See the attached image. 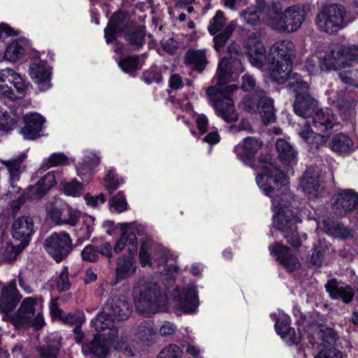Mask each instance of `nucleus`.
<instances>
[{"instance_id": "nucleus-1", "label": "nucleus", "mask_w": 358, "mask_h": 358, "mask_svg": "<svg viewBox=\"0 0 358 358\" xmlns=\"http://www.w3.org/2000/svg\"><path fill=\"white\" fill-rule=\"evenodd\" d=\"M259 163L262 172L257 175L256 181L264 194L272 198L273 206L277 211L274 227L282 231L289 244L299 248L301 243L296 226L297 201L292 193L287 192L285 175L274 164L272 157L262 155Z\"/></svg>"}, {"instance_id": "nucleus-2", "label": "nucleus", "mask_w": 358, "mask_h": 358, "mask_svg": "<svg viewBox=\"0 0 358 358\" xmlns=\"http://www.w3.org/2000/svg\"><path fill=\"white\" fill-rule=\"evenodd\" d=\"M131 313V303L124 296L116 295L107 300L102 308V311L92 320V325L96 331L109 329L113 338L118 337V330L115 327V320H126Z\"/></svg>"}, {"instance_id": "nucleus-3", "label": "nucleus", "mask_w": 358, "mask_h": 358, "mask_svg": "<svg viewBox=\"0 0 358 358\" xmlns=\"http://www.w3.org/2000/svg\"><path fill=\"white\" fill-rule=\"evenodd\" d=\"M134 292L137 312L146 317L159 312L161 306V294L157 283L140 280Z\"/></svg>"}, {"instance_id": "nucleus-4", "label": "nucleus", "mask_w": 358, "mask_h": 358, "mask_svg": "<svg viewBox=\"0 0 358 358\" xmlns=\"http://www.w3.org/2000/svg\"><path fill=\"white\" fill-rule=\"evenodd\" d=\"M346 9L340 3H331L323 6L315 17L317 29L329 34L338 33L347 25Z\"/></svg>"}, {"instance_id": "nucleus-5", "label": "nucleus", "mask_w": 358, "mask_h": 358, "mask_svg": "<svg viewBox=\"0 0 358 358\" xmlns=\"http://www.w3.org/2000/svg\"><path fill=\"white\" fill-rule=\"evenodd\" d=\"M36 305L35 298H25L17 311L9 317L8 321L17 329L29 327H33L36 329H41L44 324V320L41 311L36 315Z\"/></svg>"}, {"instance_id": "nucleus-6", "label": "nucleus", "mask_w": 358, "mask_h": 358, "mask_svg": "<svg viewBox=\"0 0 358 358\" xmlns=\"http://www.w3.org/2000/svg\"><path fill=\"white\" fill-rule=\"evenodd\" d=\"M273 10L277 16L271 19L270 25L273 29L280 32L296 31L305 19L303 10L296 6H290L281 13L280 9L274 5Z\"/></svg>"}, {"instance_id": "nucleus-7", "label": "nucleus", "mask_w": 358, "mask_h": 358, "mask_svg": "<svg viewBox=\"0 0 358 358\" xmlns=\"http://www.w3.org/2000/svg\"><path fill=\"white\" fill-rule=\"evenodd\" d=\"M271 78L278 84L287 82V87L291 90H304L306 82H304L300 74L292 73V63L269 62L268 66Z\"/></svg>"}, {"instance_id": "nucleus-8", "label": "nucleus", "mask_w": 358, "mask_h": 358, "mask_svg": "<svg viewBox=\"0 0 358 358\" xmlns=\"http://www.w3.org/2000/svg\"><path fill=\"white\" fill-rule=\"evenodd\" d=\"M43 247L52 258L59 263L73 250V240L65 231L54 232L44 240Z\"/></svg>"}, {"instance_id": "nucleus-9", "label": "nucleus", "mask_w": 358, "mask_h": 358, "mask_svg": "<svg viewBox=\"0 0 358 358\" xmlns=\"http://www.w3.org/2000/svg\"><path fill=\"white\" fill-rule=\"evenodd\" d=\"M206 94L217 115L229 122H234L238 119V114L230 96H219L217 89L214 87H208Z\"/></svg>"}, {"instance_id": "nucleus-10", "label": "nucleus", "mask_w": 358, "mask_h": 358, "mask_svg": "<svg viewBox=\"0 0 358 358\" xmlns=\"http://www.w3.org/2000/svg\"><path fill=\"white\" fill-rule=\"evenodd\" d=\"M358 60V47L342 45L338 50H332L325 58L327 70L338 69L352 65Z\"/></svg>"}, {"instance_id": "nucleus-11", "label": "nucleus", "mask_w": 358, "mask_h": 358, "mask_svg": "<svg viewBox=\"0 0 358 358\" xmlns=\"http://www.w3.org/2000/svg\"><path fill=\"white\" fill-rule=\"evenodd\" d=\"M240 50V46L236 43H231L228 47L227 52L229 58L227 57L222 58L218 65L217 76L219 85H225L233 80L232 66L236 62H240L242 57Z\"/></svg>"}, {"instance_id": "nucleus-12", "label": "nucleus", "mask_w": 358, "mask_h": 358, "mask_svg": "<svg viewBox=\"0 0 358 358\" xmlns=\"http://www.w3.org/2000/svg\"><path fill=\"white\" fill-rule=\"evenodd\" d=\"M244 46L251 64L257 69L262 68L266 58V50L260 38V34L255 32L249 35L244 42Z\"/></svg>"}, {"instance_id": "nucleus-13", "label": "nucleus", "mask_w": 358, "mask_h": 358, "mask_svg": "<svg viewBox=\"0 0 358 358\" xmlns=\"http://www.w3.org/2000/svg\"><path fill=\"white\" fill-rule=\"evenodd\" d=\"M117 338H113L110 330L103 338L99 334H95L92 340L83 345V352L85 354L92 355L95 358H105L108 354L113 342Z\"/></svg>"}, {"instance_id": "nucleus-14", "label": "nucleus", "mask_w": 358, "mask_h": 358, "mask_svg": "<svg viewBox=\"0 0 358 358\" xmlns=\"http://www.w3.org/2000/svg\"><path fill=\"white\" fill-rule=\"evenodd\" d=\"M309 86L306 83V88L303 90H292L296 93L294 103V113L305 119L310 117L317 108V101L308 93Z\"/></svg>"}, {"instance_id": "nucleus-15", "label": "nucleus", "mask_w": 358, "mask_h": 358, "mask_svg": "<svg viewBox=\"0 0 358 358\" xmlns=\"http://www.w3.org/2000/svg\"><path fill=\"white\" fill-rule=\"evenodd\" d=\"M296 49L294 43L289 40L276 41L270 48L269 62L292 63L295 58Z\"/></svg>"}, {"instance_id": "nucleus-16", "label": "nucleus", "mask_w": 358, "mask_h": 358, "mask_svg": "<svg viewBox=\"0 0 358 358\" xmlns=\"http://www.w3.org/2000/svg\"><path fill=\"white\" fill-rule=\"evenodd\" d=\"M334 213L342 215L358 208V194L351 189H344L334 195Z\"/></svg>"}, {"instance_id": "nucleus-17", "label": "nucleus", "mask_w": 358, "mask_h": 358, "mask_svg": "<svg viewBox=\"0 0 358 358\" xmlns=\"http://www.w3.org/2000/svg\"><path fill=\"white\" fill-rule=\"evenodd\" d=\"M34 232V221L29 216H21L15 220L12 224L13 237L21 241L24 248L27 245Z\"/></svg>"}, {"instance_id": "nucleus-18", "label": "nucleus", "mask_w": 358, "mask_h": 358, "mask_svg": "<svg viewBox=\"0 0 358 358\" xmlns=\"http://www.w3.org/2000/svg\"><path fill=\"white\" fill-rule=\"evenodd\" d=\"M269 250L275 257L276 260L287 269L288 272H292L300 268L301 264L298 259L292 254L290 250L278 243L269 247Z\"/></svg>"}, {"instance_id": "nucleus-19", "label": "nucleus", "mask_w": 358, "mask_h": 358, "mask_svg": "<svg viewBox=\"0 0 358 358\" xmlns=\"http://www.w3.org/2000/svg\"><path fill=\"white\" fill-rule=\"evenodd\" d=\"M177 306L185 313L194 312L199 306V301L196 287L188 285L175 298Z\"/></svg>"}, {"instance_id": "nucleus-20", "label": "nucleus", "mask_w": 358, "mask_h": 358, "mask_svg": "<svg viewBox=\"0 0 358 358\" xmlns=\"http://www.w3.org/2000/svg\"><path fill=\"white\" fill-rule=\"evenodd\" d=\"M44 122V117L38 113L27 114L24 116V126L21 129V134L26 139H36L41 136Z\"/></svg>"}, {"instance_id": "nucleus-21", "label": "nucleus", "mask_w": 358, "mask_h": 358, "mask_svg": "<svg viewBox=\"0 0 358 358\" xmlns=\"http://www.w3.org/2000/svg\"><path fill=\"white\" fill-rule=\"evenodd\" d=\"M56 184L53 172H48L34 185L29 186L26 192V196L31 200H38Z\"/></svg>"}, {"instance_id": "nucleus-22", "label": "nucleus", "mask_w": 358, "mask_h": 358, "mask_svg": "<svg viewBox=\"0 0 358 358\" xmlns=\"http://www.w3.org/2000/svg\"><path fill=\"white\" fill-rule=\"evenodd\" d=\"M325 289L332 299H341L345 304L350 303L355 296L353 289L350 285H342L335 278L328 280Z\"/></svg>"}, {"instance_id": "nucleus-23", "label": "nucleus", "mask_w": 358, "mask_h": 358, "mask_svg": "<svg viewBox=\"0 0 358 358\" xmlns=\"http://www.w3.org/2000/svg\"><path fill=\"white\" fill-rule=\"evenodd\" d=\"M29 75L41 90L50 88L51 83L50 68L43 64L33 63L29 65Z\"/></svg>"}, {"instance_id": "nucleus-24", "label": "nucleus", "mask_w": 358, "mask_h": 358, "mask_svg": "<svg viewBox=\"0 0 358 358\" xmlns=\"http://www.w3.org/2000/svg\"><path fill=\"white\" fill-rule=\"evenodd\" d=\"M262 143L253 137H247L243 144L235 147V152L238 158L245 164L250 165L255 153L260 149Z\"/></svg>"}, {"instance_id": "nucleus-25", "label": "nucleus", "mask_w": 358, "mask_h": 358, "mask_svg": "<svg viewBox=\"0 0 358 358\" xmlns=\"http://www.w3.org/2000/svg\"><path fill=\"white\" fill-rule=\"evenodd\" d=\"M322 225L324 231L334 238L347 240L354 237V230L345 227L341 222L326 219L323 220Z\"/></svg>"}, {"instance_id": "nucleus-26", "label": "nucleus", "mask_w": 358, "mask_h": 358, "mask_svg": "<svg viewBox=\"0 0 358 358\" xmlns=\"http://www.w3.org/2000/svg\"><path fill=\"white\" fill-rule=\"evenodd\" d=\"M20 299L15 284L3 287L0 295V311L5 313L12 311Z\"/></svg>"}, {"instance_id": "nucleus-27", "label": "nucleus", "mask_w": 358, "mask_h": 358, "mask_svg": "<svg viewBox=\"0 0 358 358\" xmlns=\"http://www.w3.org/2000/svg\"><path fill=\"white\" fill-rule=\"evenodd\" d=\"M128 227V223L120 224V229L122 232L120 238L116 242L114 247V250L117 253L121 252L125 248V246L127 247L130 255L135 253L137 250L136 236L134 233H129L127 231Z\"/></svg>"}, {"instance_id": "nucleus-28", "label": "nucleus", "mask_w": 358, "mask_h": 358, "mask_svg": "<svg viewBox=\"0 0 358 358\" xmlns=\"http://www.w3.org/2000/svg\"><path fill=\"white\" fill-rule=\"evenodd\" d=\"M300 185L307 194L316 197L320 187L318 173L312 169H308L301 179Z\"/></svg>"}, {"instance_id": "nucleus-29", "label": "nucleus", "mask_w": 358, "mask_h": 358, "mask_svg": "<svg viewBox=\"0 0 358 358\" xmlns=\"http://www.w3.org/2000/svg\"><path fill=\"white\" fill-rule=\"evenodd\" d=\"M61 346L59 338L48 336L44 343L36 347V350L40 358H58Z\"/></svg>"}, {"instance_id": "nucleus-30", "label": "nucleus", "mask_w": 358, "mask_h": 358, "mask_svg": "<svg viewBox=\"0 0 358 358\" xmlns=\"http://www.w3.org/2000/svg\"><path fill=\"white\" fill-rule=\"evenodd\" d=\"M313 127L320 131H324L331 129L335 124V118L331 110L328 108L316 111L310 116Z\"/></svg>"}, {"instance_id": "nucleus-31", "label": "nucleus", "mask_w": 358, "mask_h": 358, "mask_svg": "<svg viewBox=\"0 0 358 358\" xmlns=\"http://www.w3.org/2000/svg\"><path fill=\"white\" fill-rule=\"evenodd\" d=\"M49 215L51 220L57 225L69 224L74 227L79 220L77 213L73 212L71 208H68L66 214H64L60 208L52 207L49 210Z\"/></svg>"}, {"instance_id": "nucleus-32", "label": "nucleus", "mask_w": 358, "mask_h": 358, "mask_svg": "<svg viewBox=\"0 0 358 358\" xmlns=\"http://www.w3.org/2000/svg\"><path fill=\"white\" fill-rule=\"evenodd\" d=\"M299 134L307 142L310 149H319L327 141L325 136L313 131L309 121L305 122L304 128L299 131Z\"/></svg>"}, {"instance_id": "nucleus-33", "label": "nucleus", "mask_w": 358, "mask_h": 358, "mask_svg": "<svg viewBox=\"0 0 358 358\" xmlns=\"http://www.w3.org/2000/svg\"><path fill=\"white\" fill-rule=\"evenodd\" d=\"M184 62L186 64L192 65L193 69L200 73L203 72L208 64L205 52L195 50H189L185 53Z\"/></svg>"}, {"instance_id": "nucleus-34", "label": "nucleus", "mask_w": 358, "mask_h": 358, "mask_svg": "<svg viewBox=\"0 0 358 358\" xmlns=\"http://www.w3.org/2000/svg\"><path fill=\"white\" fill-rule=\"evenodd\" d=\"M236 25L234 22H231L222 29H220V31L217 33L210 34L213 36L214 48L217 52L221 51V50L228 43L236 29Z\"/></svg>"}, {"instance_id": "nucleus-35", "label": "nucleus", "mask_w": 358, "mask_h": 358, "mask_svg": "<svg viewBox=\"0 0 358 358\" xmlns=\"http://www.w3.org/2000/svg\"><path fill=\"white\" fill-rule=\"evenodd\" d=\"M353 145L352 139L345 134H335L329 142L331 149L339 154L349 152Z\"/></svg>"}, {"instance_id": "nucleus-36", "label": "nucleus", "mask_w": 358, "mask_h": 358, "mask_svg": "<svg viewBox=\"0 0 358 358\" xmlns=\"http://www.w3.org/2000/svg\"><path fill=\"white\" fill-rule=\"evenodd\" d=\"M258 99L259 102L260 103L258 111L260 113L262 121L265 124H269L275 122V114L273 100L267 97L266 96V93L264 94L263 97H259Z\"/></svg>"}, {"instance_id": "nucleus-37", "label": "nucleus", "mask_w": 358, "mask_h": 358, "mask_svg": "<svg viewBox=\"0 0 358 358\" xmlns=\"http://www.w3.org/2000/svg\"><path fill=\"white\" fill-rule=\"evenodd\" d=\"M275 145L279 158L282 162L285 164H289L296 159L297 155L296 151L285 140L282 138L278 139Z\"/></svg>"}, {"instance_id": "nucleus-38", "label": "nucleus", "mask_w": 358, "mask_h": 358, "mask_svg": "<svg viewBox=\"0 0 358 358\" xmlns=\"http://www.w3.org/2000/svg\"><path fill=\"white\" fill-rule=\"evenodd\" d=\"M136 267L134 266V262L130 257H120L117 261L116 275L118 280L126 278L129 274L134 273Z\"/></svg>"}, {"instance_id": "nucleus-39", "label": "nucleus", "mask_w": 358, "mask_h": 358, "mask_svg": "<svg viewBox=\"0 0 358 358\" xmlns=\"http://www.w3.org/2000/svg\"><path fill=\"white\" fill-rule=\"evenodd\" d=\"M145 30L141 27H135L127 31L124 37L129 43L134 47V50H138L145 43Z\"/></svg>"}, {"instance_id": "nucleus-40", "label": "nucleus", "mask_w": 358, "mask_h": 358, "mask_svg": "<svg viewBox=\"0 0 358 358\" xmlns=\"http://www.w3.org/2000/svg\"><path fill=\"white\" fill-rule=\"evenodd\" d=\"M122 31V24L116 15H113L104 29V37L106 43H110L116 40L118 33Z\"/></svg>"}, {"instance_id": "nucleus-41", "label": "nucleus", "mask_w": 358, "mask_h": 358, "mask_svg": "<svg viewBox=\"0 0 358 358\" xmlns=\"http://www.w3.org/2000/svg\"><path fill=\"white\" fill-rule=\"evenodd\" d=\"M25 157L24 155L3 162V164L7 167L10 177L13 179H20V175L24 171V166L22 162Z\"/></svg>"}, {"instance_id": "nucleus-42", "label": "nucleus", "mask_w": 358, "mask_h": 358, "mask_svg": "<svg viewBox=\"0 0 358 358\" xmlns=\"http://www.w3.org/2000/svg\"><path fill=\"white\" fill-rule=\"evenodd\" d=\"M118 64L123 71L131 75H134L135 71L140 70L142 67L139 56L126 57L120 60Z\"/></svg>"}, {"instance_id": "nucleus-43", "label": "nucleus", "mask_w": 358, "mask_h": 358, "mask_svg": "<svg viewBox=\"0 0 358 358\" xmlns=\"http://www.w3.org/2000/svg\"><path fill=\"white\" fill-rule=\"evenodd\" d=\"M24 52L23 46L17 40L10 43L3 52V58L10 62L20 59Z\"/></svg>"}, {"instance_id": "nucleus-44", "label": "nucleus", "mask_w": 358, "mask_h": 358, "mask_svg": "<svg viewBox=\"0 0 358 358\" xmlns=\"http://www.w3.org/2000/svg\"><path fill=\"white\" fill-rule=\"evenodd\" d=\"M262 8L259 6H252L241 13L243 20L248 24L257 26L260 24L259 13Z\"/></svg>"}, {"instance_id": "nucleus-45", "label": "nucleus", "mask_w": 358, "mask_h": 358, "mask_svg": "<svg viewBox=\"0 0 358 358\" xmlns=\"http://www.w3.org/2000/svg\"><path fill=\"white\" fill-rule=\"evenodd\" d=\"M241 80V89L244 92H253V94L258 98L263 97L266 93L257 85L255 79L252 76L244 74Z\"/></svg>"}, {"instance_id": "nucleus-46", "label": "nucleus", "mask_w": 358, "mask_h": 358, "mask_svg": "<svg viewBox=\"0 0 358 358\" xmlns=\"http://www.w3.org/2000/svg\"><path fill=\"white\" fill-rule=\"evenodd\" d=\"M100 162L99 158L94 154L85 155L82 163L77 166V171L79 174L91 173L93 169Z\"/></svg>"}, {"instance_id": "nucleus-47", "label": "nucleus", "mask_w": 358, "mask_h": 358, "mask_svg": "<svg viewBox=\"0 0 358 358\" xmlns=\"http://www.w3.org/2000/svg\"><path fill=\"white\" fill-rule=\"evenodd\" d=\"M68 163V158L64 153H54L44 162L39 171H45L52 166L64 165Z\"/></svg>"}, {"instance_id": "nucleus-48", "label": "nucleus", "mask_w": 358, "mask_h": 358, "mask_svg": "<svg viewBox=\"0 0 358 358\" xmlns=\"http://www.w3.org/2000/svg\"><path fill=\"white\" fill-rule=\"evenodd\" d=\"M356 101L354 99H341L338 102L340 115L343 120H348L355 115Z\"/></svg>"}, {"instance_id": "nucleus-49", "label": "nucleus", "mask_w": 358, "mask_h": 358, "mask_svg": "<svg viewBox=\"0 0 358 358\" xmlns=\"http://www.w3.org/2000/svg\"><path fill=\"white\" fill-rule=\"evenodd\" d=\"M62 185L64 193L69 196H79L84 191L83 185L76 180L63 182Z\"/></svg>"}, {"instance_id": "nucleus-50", "label": "nucleus", "mask_w": 358, "mask_h": 358, "mask_svg": "<svg viewBox=\"0 0 358 358\" xmlns=\"http://www.w3.org/2000/svg\"><path fill=\"white\" fill-rule=\"evenodd\" d=\"M227 24L223 13L221 10H217L210 21L208 30L210 34H216Z\"/></svg>"}, {"instance_id": "nucleus-51", "label": "nucleus", "mask_w": 358, "mask_h": 358, "mask_svg": "<svg viewBox=\"0 0 358 358\" xmlns=\"http://www.w3.org/2000/svg\"><path fill=\"white\" fill-rule=\"evenodd\" d=\"M260 106L259 99L254 94L253 96H247L243 99L240 107L248 113H255Z\"/></svg>"}, {"instance_id": "nucleus-52", "label": "nucleus", "mask_w": 358, "mask_h": 358, "mask_svg": "<svg viewBox=\"0 0 358 358\" xmlns=\"http://www.w3.org/2000/svg\"><path fill=\"white\" fill-rule=\"evenodd\" d=\"M153 252V245L150 242H144L141 243L140 252H139V259L140 263L143 266H151L152 259L150 255Z\"/></svg>"}, {"instance_id": "nucleus-53", "label": "nucleus", "mask_w": 358, "mask_h": 358, "mask_svg": "<svg viewBox=\"0 0 358 358\" xmlns=\"http://www.w3.org/2000/svg\"><path fill=\"white\" fill-rule=\"evenodd\" d=\"M157 331L151 322H143L138 327V333L142 340L150 341Z\"/></svg>"}, {"instance_id": "nucleus-54", "label": "nucleus", "mask_w": 358, "mask_h": 358, "mask_svg": "<svg viewBox=\"0 0 358 358\" xmlns=\"http://www.w3.org/2000/svg\"><path fill=\"white\" fill-rule=\"evenodd\" d=\"M110 206L117 213H122L127 209V202L122 192H119L109 200Z\"/></svg>"}, {"instance_id": "nucleus-55", "label": "nucleus", "mask_w": 358, "mask_h": 358, "mask_svg": "<svg viewBox=\"0 0 358 358\" xmlns=\"http://www.w3.org/2000/svg\"><path fill=\"white\" fill-rule=\"evenodd\" d=\"M182 350L176 344H169L164 348L157 358H181Z\"/></svg>"}, {"instance_id": "nucleus-56", "label": "nucleus", "mask_w": 358, "mask_h": 358, "mask_svg": "<svg viewBox=\"0 0 358 358\" xmlns=\"http://www.w3.org/2000/svg\"><path fill=\"white\" fill-rule=\"evenodd\" d=\"M123 182V179L117 178V175L113 170H110L108 172L107 176L105 178V187L109 194H112L116 190L119 185Z\"/></svg>"}, {"instance_id": "nucleus-57", "label": "nucleus", "mask_w": 358, "mask_h": 358, "mask_svg": "<svg viewBox=\"0 0 358 358\" xmlns=\"http://www.w3.org/2000/svg\"><path fill=\"white\" fill-rule=\"evenodd\" d=\"M64 323L68 324L74 328H78L82 326L85 322V315L80 311L70 313L62 318Z\"/></svg>"}, {"instance_id": "nucleus-58", "label": "nucleus", "mask_w": 358, "mask_h": 358, "mask_svg": "<svg viewBox=\"0 0 358 358\" xmlns=\"http://www.w3.org/2000/svg\"><path fill=\"white\" fill-rule=\"evenodd\" d=\"M289 324V317L284 313L280 314L276 320L275 324V328L277 334L281 336L283 334V333L289 331V329H292V327H290Z\"/></svg>"}, {"instance_id": "nucleus-59", "label": "nucleus", "mask_w": 358, "mask_h": 358, "mask_svg": "<svg viewBox=\"0 0 358 358\" xmlns=\"http://www.w3.org/2000/svg\"><path fill=\"white\" fill-rule=\"evenodd\" d=\"M10 83L15 87V92L18 95V98L23 96L28 85L24 83L22 76L15 72L13 76L10 78Z\"/></svg>"}, {"instance_id": "nucleus-60", "label": "nucleus", "mask_w": 358, "mask_h": 358, "mask_svg": "<svg viewBox=\"0 0 358 358\" xmlns=\"http://www.w3.org/2000/svg\"><path fill=\"white\" fill-rule=\"evenodd\" d=\"M17 125V120L0 110V131H9Z\"/></svg>"}, {"instance_id": "nucleus-61", "label": "nucleus", "mask_w": 358, "mask_h": 358, "mask_svg": "<svg viewBox=\"0 0 358 358\" xmlns=\"http://www.w3.org/2000/svg\"><path fill=\"white\" fill-rule=\"evenodd\" d=\"M70 287L68 268L65 266L57 279V287L59 292H64L67 291Z\"/></svg>"}, {"instance_id": "nucleus-62", "label": "nucleus", "mask_w": 358, "mask_h": 358, "mask_svg": "<svg viewBox=\"0 0 358 358\" xmlns=\"http://www.w3.org/2000/svg\"><path fill=\"white\" fill-rule=\"evenodd\" d=\"M280 337L288 345H297L301 342V336L299 330L296 331L294 328L289 329V331L283 333Z\"/></svg>"}, {"instance_id": "nucleus-63", "label": "nucleus", "mask_w": 358, "mask_h": 358, "mask_svg": "<svg viewBox=\"0 0 358 358\" xmlns=\"http://www.w3.org/2000/svg\"><path fill=\"white\" fill-rule=\"evenodd\" d=\"M81 256L85 261L94 262L99 258V250L94 246L88 245L82 251Z\"/></svg>"}, {"instance_id": "nucleus-64", "label": "nucleus", "mask_w": 358, "mask_h": 358, "mask_svg": "<svg viewBox=\"0 0 358 358\" xmlns=\"http://www.w3.org/2000/svg\"><path fill=\"white\" fill-rule=\"evenodd\" d=\"M315 358H343L341 352L334 348H326L322 350Z\"/></svg>"}]
</instances>
